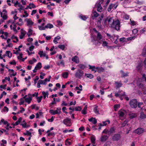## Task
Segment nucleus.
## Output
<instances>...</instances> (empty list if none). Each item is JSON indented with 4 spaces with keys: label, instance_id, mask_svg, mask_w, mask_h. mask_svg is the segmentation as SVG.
<instances>
[{
    "label": "nucleus",
    "instance_id": "20",
    "mask_svg": "<svg viewBox=\"0 0 146 146\" xmlns=\"http://www.w3.org/2000/svg\"><path fill=\"white\" fill-rule=\"evenodd\" d=\"M141 55L143 57L146 56V46L144 47L143 48L141 53Z\"/></svg>",
    "mask_w": 146,
    "mask_h": 146
},
{
    "label": "nucleus",
    "instance_id": "49",
    "mask_svg": "<svg viewBox=\"0 0 146 146\" xmlns=\"http://www.w3.org/2000/svg\"><path fill=\"white\" fill-rule=\"evenodd\" d=\"M82 110V108L80 106H78L75 108V110L76 111H80Z\"/></svg>",
    "mask_w": 146,
    "mask_h": 146
},
{
    "label": "nucleus",
    "instance_id": "32",
    "mask_svg": "<svg viewBox=\"0 0 146 146\" xmlns=\"http://www.w3.org/2000/svg\"><path fill=\"white\" fill-rule=\"evenodd\" d=\"M96 138L94 136H92L91 137V142L94 144L95 143Z\"/></svg>",
    "mask_w": 146,
    "mask_h": 146
},
{
    "label": "nucleus",
    "instance_id": "4",
    "mask_svg": "<svg viewBox=\"0 0 146 146\" xmlns=\"http://www.w3.org/2000/svg\"><path fill=\"white\" fill-rule=\"evenodd\" d=\"M137 100L135 99L130 100L129 104L131 108H135L137 107Z\"/></svg>",
    "mask_w": 146,
    "mask_h": 146
},
{
    "label": "nucleus",
    "instance_id": "18",
    "mask_svg": "<svg viewBox=\"0 0 146 146\" xmlns=\"http://www.w3.org/2000/svg\"><path fill=\"white\" fill-rule=\"evenodd\" d=\"M89 121L90 122H92V123L94 124H96L97 122V120L95 118L92 117L91 118L89 119Z\"/></svg>",
    "mask_w": 146,
    "mask_h": 146
},
{
    "label": "nucleus",
    "instance_id": "54",
    "mask_svg": "<svg viewBox=\"0 0 146 146\" xmlns=\"http://www.w3.org/2000/svg\"><path fill=\"white\" fill-rule=\"evenodd\" d=\"M135 38V36H132V37H130L129 38H126V41H127L131 40H132L133 39H134Z\"/></svg>",
    "mask_w": 146,
    "mask_h": 146
},
{
    "label": "nucleus",
    "instance_id": "64",
    "mask_svg": "<svg viewBox=\"0 0 146 146\" xmlns=\"http://www.w3.org/2000/svg\"><path fill=\"white\" fill-rule=\"evenodd\" d=\"M39 29L40 30H44L45 29L46 27H45V26L44 27H43L42 26H39L38 27Z\"/></svg>",
    "mask_w": 146,
    "mask_h": 146
},
{
    "label": "nucleus",
    "instance_id": "51",
    "mask_svg": "<svg viewBox=\"0 0 146 146\" xmlns=\"http://www.w3.org/2000/svg\"><path fill=\"white\" fill-rule=\"evenodd\" d=\"M38 82L39 83L41 84H44L46 85V83L44 82V81L43 80H39Z\"/></svg>",
    "mask_w": 146,
    "mask_h": 146
},
{
    "label": "nucleus",
    "instance_id": "5",
    "mask_svg": "<svg viewBox=\"0 0 146 146\" xmlns=\"http://www.w3.org/2000/svg\"><path fill=\"white\" fill-rule=\"evenodd\" d=\"M84 74V72L80 69H78L75 74V76L78 78L80 79L82 77Z\"/></svg>",
    "mask_w": 146,
    "mask_h": 146
},
{
    "label": "nucleus",
    "instance_id": "38",
    "mask_svg": "<svg viewBox=\"0 0 146 146\" xmlns=\"http://www.w3.org/2000/svg\"><path fill=\"white\" fill-rule=\"evenodd\" d=\"M119 118L123 117L124 115V113L122 111H119Z\"/></svg>",
    "mask_w": 146,
    "mask_h": 146
},
{
    "label": "nucleus",
    "instance_id": "48",
    "mask_svg": "<svg viewBox=\"0 0 146 146\" xmlns=\"http://www.w3.org/2000/svg\"><path fill=\"white\" fill-rule=\"evenodd\" d=\"M143 104V103L142 102H139L138 104H137V106H138V107L141 108V110L142 111L143 110V108H141V106Z\"/></svg>",
    "mask_w": 146,
    "mask_h": 146
},
{
    "label": "nucleus",
    "instance_id": "29",
    "mask_svg": "<svg viewBox=\"0 0 146 146\" xmlns=\"http://www.w3.org/2000/svg\"><path fill=\"white\" fill-rule=\"evenodd\" d=\"M68 73L67 72H64L62 74V77L65 78H68Z\"/></svg>",
    "mask_w": 146,
    "mask_h": 146
},
{
    "label": "nucleus",
    "instance_id": "28",
    "mask_svg": "<svg viewBox=\"0 0 146 146\" xmlns=\"http://www.w3.org/2000/svg\"><path fill=\"white\" fill-rule=\"evenodd\" d=\"M87 108V105H86L84 107V108L82 110V113L84 114H86L87 112H86V110Z\"/></svg>",
    "mask_w": 146,
    "mask_h": 146
},
{
    "label": "nucleus",
    "instance_id": "42",
    "mask_svg": "<svg viewBox=\"0 0 146 146\" xmlns=\"http://www.w3.org/2000/svg\"><path fill=\"white\" fill-rule=\"evenodd\" d=\"M102 10V7L100 5H98V6L97 11H98L101 12Z\"/></svg>",
    "mask_w": 146,
    "mask_h": 146
},
{
    "label": "nucleus",
    "instance_id": "34",
    "mask_svg": "<svg viewBox=\"0 0 146 146\" xmlns=\"http://www.w3.org/2000/svg\"><path fill=\"white\" fill-rule=\"evenodd\" d=\"M33 31L32 29H29L28 33L27 34V35L28 37L32 35Z\"/></svg>",
    "mask_w": 146,
    "mask_h": 146
},
{
    "label": "nucleus",
    "instance_id": "63",
    "mask_svg": "<svg viewBox=\"0 0 146 146\" xmlns=\"http://www.w3.org/2000/svg\"><path fill=\"white\" fill-rule=\"evenodd\" d=\"M80 18H81L83 20H86L87 18L84 16H80Z\"/></svg>",
    "mask_w": 146,
    "mask_h": 146
},
{
    "label": "nucleus",
    "instance_id": "26",
    "mask_svg": "<svg viewBox=\"0 0 146 146\" xmlns=\"http://www.w3.org/2000/svg\"><path fill=\"white\" fill-rule=\"evenodd\" d=\"M77 66H78L80 69H81L82 70H84L86 67V66L85 65L81 64H78L77 65Z\"/></svg>",
    "mask_w": 146,
    "mask_h": 146
},
{
    "label": "nucleus",
    "instance_id": "44",
    "mask_svg": "<svg viewBox=\"0 0 146 146\" xmlns=\"http://www.w3.org/2000/svg\"><path fill=\"white\" fill-rule=\"evenodd\" d=\"M58 47L62 50H63L65 48V46L64 45H60L58 46Z\"/></svg>",
    "mask_w": 146,
    "mask_h": 146
},
{
    "label": "nucleus",
    "instance_id": "61",
    "mask_svg": "<svg viewBox=\"0 0 146 146\" xmlns=\"http://www.w3.org/2000/svg\"><path fill=\"white\" fill-rule=\"evenodd\" d=\"M11 38L12 39H16L17 42L19 40L17 37V36H14L13 35Z\"/></svg>",
    "mask_w": 146,
    "mask_h": 146
},
{
    "label": "nucleus",
    "instance_id": "10",
    "mask_svg": "<svg viewBox=\"0 0 146 146\" xmlns=\"http://www.w3.org/2000/svg\"><path fill=\"white\" fill-rule=\"evenodd\" d=\"M29 97L25 98V101L28 104H29L32 100L31 95L30 94H28Z\"/></svg>",
    "mask_w": 146,
    "mask_h": 146
},
{
    "label": "nucleus",
    "instance_id": "3",
    "mask_svg": "<svg viewBox=\"0 0 146 146\" xmlns=\"http://www.w3.org/2000/svg\"><path fill=\"white\" fill-rule=\"evenodd\" d=\"M120 27V22L117 19L116 21H114L111 27L117 31H118Z\"/></svg>",
    "mask_w": 146,
    "mask_h": 146
},
{
    "label": "nucleus",
    "instance_id": "22",
    "mask_svg": "<svg viewBox=\"0 0 146 146\" xmlns=\"http://www.w3.org/2000/svg\"><path fill=\"white\" fill-rule=\"evenodd\" d=\"M60 39V37L59 36H58L57 37H56L54 38L53 40V42L55 44H57L58 42H57V40Z\"/></svg>",
    "mask_w": 146,
    "mask_h": 146
},
{
    "label": "nucleus",
    "instance_id": "25",
    "mask_svg": "<svg viewBox=\"0 0 146 146\" xmlns=\"http://www.w3.org/2000/svg\"><path fill=\"white\" fill-rule=\"evenodd\" d=\"M140 118L143 119L146 118V115L144 114L143 112H141L140 116Z\"/></svg>",
    "mask_w": 146,
    "mask_h": 146
},
{
    "label": "nucleus",
    "instance_id": "2",
    "mask_svg": "<svg viewBox=\"0 0 146 146\" xmlns=\"http://www.w3.org/2000/svg\"><path fill=\"white\" fill-rule=\"evenodd\" d=\"M114 21L113 17H107L104 20V24L105 25H108V26L111 27Z\"/></svg>",
    "mask_w": 146,
    "mask_h": 146
},
{
    "label": "nucleus",
    "instance_id": "1",
    "mask_svg": "<svg viewBox=\"0 0 146 146\" xmlns=\"http://www.w3.org/2000/svg\"><path fill=\"white\" fill-rule=\"evenodd\" d=\"M91 38V42L96 46L100 45L102 43V41L100 40L102 36L100 32L97 33L96 39L93 36Z\"/></svg>",
    "mask_w": 146,
    "mask_h": 146
},
{
    "label": "nucleus",
    "instance_id": "30",
    "mask_svg": "<svg viewBox=\"0 0 146 146\" xmlns=\"http://www.w3.org/2000/svg\"><path fill=\"white\" fill-rule=\"evenodd\" d=\"M49 112L51 113L53 115H55V114H59L58 113V112L56 111H54L53 110H50L49 111Z\"/></svg>",
    "mask_w": 146,
    "mask_h": 146
},
{
    "label": "nucleus",
    "instance_id": "15",
    "mask_svg": "<svg viewBox=\"0 0 146 146\" xmlns=\"http://www.w3.org/2000/svg\"><path fill=\"white\" fill-rule=\"evenodd\" d=\"M96 70H97L96 72L98 73H101L104 72V69L102 67H97L96 68Z\"/></svg>",
    "mask_w": 146,
    "mask_h": 146
},
{
    "label": "nucleus",
    "instance_id": "23",
    "mask_svg": "<svg viewBox=\"0 0 146 146\" xmlns=\"http://www.w3.org/2000/svg\"><path fill=\"white\" fill-rule=\"evenodd\" d=\"M104 15L103 14H101V15L100 17H99L97 21V23H101L102 21V19Z\"/></svg>",
    "mask_w": 146,
    "mask_h": 146
},
{
    "label": "nucleus",
    "instance_id": "41",
    "mask_svg": "<svg viewBox=\"0 0 146 146\" xmlns=\"http://www.w3.org/2000/svg\"><path fill=\"white\" fill-rule=\"evenodd\" d=\"M98 106H96L94 108V110L95 113L97 114H99V110H98Z\"/></svg>",
    "mask_w": 146,
    "mask_h": 146
},
{
    "label": "nucleus",
    "instance_id": "50",
    "mask_svg": "<svg viewBox=\"0 0 146 146\" xmlns=\"http://www.w3.org/2000/svg\"><path fill=\"white\" fill-rule=\"evenodd\" d=\"M127 123V121H125L122 124H121V127H123L125 126L126 124Z\"/></svg>",
    "mask_w": 146,
    "mask_h": 146
},
{
    "label": "nucleus",
    "instance_id": "13",
    "mask_svg": "<svg viewBox=\"0 0 146 146\" xmlns=\"http://www.w3.org/2000/svg\"><path fill=\"white\" fill-rule=\"evenodd\" d=\"M120 73L121 74V77H124L128 76L129 73L127 72L126 73H125L122 70L120 71Z\"/></svg>",
    "mask_w": 146,
    "mask_h": 146
},
{
    "label": "nucleus",
    "instance_id": "62",
    "mask_svg": "<svg viewBox=\"0 0 146 146\" xmlns=\"http://www.w3.org/2000/svg\"><path fill=\"white\" fill-rule=\"evenodd\" d=\"M24 102V100H23V98H21V102L19 103V105H21L23 104Z\"/></svg>",
    "mask_w": 146,
    "mask_h": 146
},
{
    "label": "nucleus",
    "instance_id": "35",
    "mask_svg": "<svg viewBox=\"0 0 146 146\" xmlns=\"http://www.w3.org/2000/svg\"><path fill=\"white\" fill-rule=\"evenodd\" d=\"M21 125H22L23 127L24 128H27L30 127V125H27V123L25 122L24 124L22 123L21 124Z\"/></svg>",
    "mask_w": 146,
    "mask_h": 146
},
{
    "label": "nucleus",
    "instance_id": "6",
    "mask_svg": "<svg viewBox=\"0 0 146 146\" xmlns=\"http://www.w3.org/2000/svg\"><path fill=\"white\" fill-rule=\"evenodd\" d=\"M145 131V130L143 128L139 127L137 128L134 131V133L139 135L142 134Z\"/></svg>",
    "mask_w": 146,
    "mask_h": 146
},
{
    "label": "nucleus",
    "instance_id": "52",
    "mask_svg": "<svg viewBox=\"0 0 146 146\" xmlns=\"http://www.w3.org/2000/svg\"><path fill=\"white\" fill-rule=\"evenodd\" d=\"M87 77L90 79L93 78L94 77L93 75L91 74H88L87 75Z\"/></svg>",
    "mask_w": 146,
    "mask_h": 146
},
{
    "label": "nucleus",
    "instance_id": "56",
    "mask_svg": "<svg viewBox=\"0 0 146 146\" xmlns=\"http://www.w3.org/2000/svg\"><path fill=\"white\" fill-rule=\"evenodd\" d=\"M108 123V124H109L110 123V121L109 120L105 121H104L103 122V125L102 126L104 125H106L107 124V123Z\"/></svg>",
    "mask_w": 146,
    "mask_h": 146
},
{
    "label": "nucleus",
    "instance_id": "24",
    "mask_svg": "<svg viewBox=\"0 0 146 146\" xmlns=\"http://www.w3.org/2000/svg\"><path fill=\"white\" fill-rule=\"evenodd\" d=\"M115 84L116 89L119 88L120 87H121L122 85V84L117 82H115Z\"/></svg>",
    "mask_w": 146,
    "mask_h": 146
},
{
    "label": "nucleus",
    "instance_id": "11",
    "mask_svg": "<svg viewBox=\"0 0 146 146\" xmlns=\"http://www.w3.org/2000/svg\"><path fill=\"white\" fill-rule=\"evenodd\" d=\"M108 138V137L107 135H102L100 138V141L102 142H104Z\"/></svg>",
    "mask_w": 146,
    "mask_h": 146
},
{
    "label": "nucleus",
    "instance_id": "39",
    "mask_svg": "<svg viewBox=\"0 0 146 146\" xmlns=\"http://www.w3.org/2000/svg\"><path fill=\"white\" fill-rule=\"evenodd\" d=\"M22 120V118L21 117H19V118L18 120L15 122V125H18L19 123Z\"/></svg>",
    "mask_w": 146,
    "mask_h": 146
},
{
    "label": "nucleus",
    "instance_id": "17",
    "mask_svg": "<svg viewBox=\"0 0 146 146\" xmlns=\"http://www.w3.org/2000/svg\"><path fill=\"white\" fill-rule=\"evenodd\" d=\"M115 129L113 127H111L108 131V133L109 135H110L111 133H115Z\"/></svg>",
    "mask_w": 146,
    "mask_h": 146
},
{
    "label": "nucleus",
    "instance_id": "9",
    "mask_svg": "<svg viewBox=\"0 0 146 146\" xmlns=\"http://www.w3.org/2000/svg\"><path fill=\"white\" fill-rule=\"evenodd\" d=\"M121 137L119 134H115L113 137V139L114 141H117L120 139Z\"/></svg>",
    "mask_w": 146,
    "mask_h": 146
},
{
    "label": "nucleus",
    "instance_id": "21",
    "mask_svg": "<svg viewBox=\"0 0 146 146\" xmlns=\"http://www.w3.org/2000/svg\"><path fill=\"white\" fill-rule=\"evenodd\" d=\"M38 54L40 55V57H45L46 56V54L45 53H44L42 51L40 50L38 53Z\"/></svg>",
    "mask_w": 146,
    "mask_h": 146
},
{
    "label": "nucleus",
    "instance_id": "7",
    "mask_svg": "<svg viewBox=\"0 0 146 146\" xmlns=\"http://www.w3.org/2000/svg\"><path fill=\"white\" fill-rule=\"evenodd\" d=\"M63 123L66 125L67 126H70V124L71 123V119L69 118H67L63 120Z\"/></svg>",
    "mask_w": 146,
    "mask_h": 146
},
{
    "label": "nucleus",
    "instance_id": "47",
    "mask_svg": "<svg viewBox=\"0 0 146 146\" xmlns=\"http://www.w3.org/2000/svg\"><path fill=\"white\" fill-rule=\"evenodd\" d=\"M24 134L25 135H29V136H32L31 133V132H30L29 131H27L26 133H24Z\"/></svg>",
    "mask_w": 146,
    "mask_h": 146
},
{
    "label": "nucleus",
    "instance_id": "55",
    "mask_svg": "<svg viewBox=\"0 0 146 146\" xmlns=\"http://www.w3.org/2000/svg\"><path fill=\"white\" fill-rule=\"evenodd\" d=\"M120 93L121 92L119 91L117 93L116 92L115 93V96L116 97H120Z\"/></svg>",
    "mask_w": 146,
    "mask_h": 146
},
{
    "label": "nucleus",
    "instance_id": "40",
    "mask_svg": "<svg viewBox=\"0 0 146 146\" xmlns=\"http://www.w3.org/2000/svg\"><path fill=\"white\" fill-rule=\"evenodd\" d=\"M6 53L7 54V56L9 58H10L11 57L12 54L11 53H10V51H7Z\"/></svg>",
    "mask_w": 146,
    "mask_h": 146
},
{
    "label": "nucleus",
    "instance_id": "45",
    "mask_svg": "<svg viewBox=\"0 0 146 146\" xmlns=\"http://www.w3.org/2000/svg\"><path fill=\"white\" fill-rule=\"evenodd\" d=\"M57 64L58 66H60V64H62L63 66H64V63L63 60H61L60 63L58 62L57 63Z\"/></svg>",
    "mask_w": 146,
    "mask_h": 146
},
{
    "label": "nucleus",
    "instance_id": "33",
    "mask_svg": "<svg viewBox=\"0 0 146 146\" xmlns=\"http://www.w3.org/2000/svg\"><path fill=\"white\" fill-rule=\"evenodd\" d=\"M115 5H113L112 4H110L108 9V11H110L111 9L113 8V6Z\"/></svg>",
    "mask_w": 146,
    "mask_h": 146
},
{
    "label": "nucleus",
    "instance_id": "16",
    "mask_svg": "<svg viewBox=\"0 0 146 146\" xmlns=\"http://www.w3.org/2000/svg\"><path fill=\"white\" fill-rule=\"evenodd\" d=\"M26 20L27 21V25L28 26H29L30 25H32L33 24V21H32L30 19H26Z\"/></svg>",
    "mask_w": 146,
    "mask_h": 146
},
{
    "label": "nucleus",
    "instance_id": "12",
    "mask_svg": "<svg viewBox=\"0 0 146 146\" xmlns=\"http://www.w3.org/2000/svg\"><path fill=\"white\" fill-rule=\"evenodd\" d=\"M72 61L77 64H78L79 62V60L78 57L77 56H75L72 58Z\"/></svg>",
    "mask_w": 146,
    "mask_h": 146
},
{
    "label": "nucleus",
    "instance_id": "46",
    "mask_svg": "<svg viewBox=\"0 0 146 146\" xmlns=\"http://www.w3.org/2000/svg\"><path fill=\"white\" fill-rule=\"evenodd\" d=\"M119 41L121 42H127L126 38L124 37L120 38L119 39Z\"/></svg>",
    "mask_w": 146,
    "mask_h": 146
},
{
    "label": "nucleus",
    "instance_id": "36",
    "mask_svg": "<svg viewBox=\"0 0 146 146\" xmlns=\"http://www.w3.org/2000/svg\"><path fill=\"white\" fill-rule=\"evenodd\" d=\"M89 66L90 69H92V71H94L95 72H96L97 70H96V68L95 67V66H91L90 65H89Z\"/></svg>",
    "mask_w": 146,
    "mask_h": 146
},
{
    "label": "nucleus",
    "instance_id": "53",
    "mask_svg": "<svg viewBox=\"0 0 146 146\" xmlns=\"http://www.w3.org/2000/svg\"><path fill=\"white\" fill-rule=\"evenodd\" d=\"M68 139H66L65 141L66 145H70L71 144V142L68 141Z\"/></svg>",
    "mask_w": 146,
    "mask_h": 146
},
{
    "label": "nucleus",
    "instance_id": "37",
    "mask_svg": "<svg viewBox=\"0 0 146 146\" xmlns=\"http://www.w3.org/2000/svg\"><path fill=\"white\" fill-rule=\"evenodd\" d=\"M53 27V26L52 25L50 24H48L47 25L45 26V27L46 28H49L51 29Z\"/></svg>",
    "mask_w": 146,
    "mask_h": 146
},
{
    "label": "nucleus",
    "instance_id": "58",
    "mask_svg": "<svg viewBox=\"0 0 146 146\" xmlns=\"http://www.w3.org/2000/svg\"><path fill=\"white\" fill-rule=\"evenodd\" d=\"M102 46H107L108 44V43L106 41L102 42Z\"/></svg>",
    "mask_w": 146,
    "mask_h": 146
},
{
    "label": "nucleus",
    "instance_id": "31",
    "mask_svg": "<svg viewBox=\"0 0 146 146\" xmlns=\"http://www.w3.org/2000/svg\"><path fill=\"white\" fill-rule=\"evenodd\" d=\"M137 86L139 88H141V90L144 89V88L145 87L144 85L141 83H140L139 84H137Z\"/></svg>",
    "mask_w": 146,
    "mask_h": 146
},
{
    "label": "nucleus",
    "instance_id": "8",
    "mask_svg": "<svg viewBox=\"0 0 146 146\" xmlns=\"http://www.w3.org/2000/svg\"><path fill=\"white\" fill-rule=\"evenodd\" d=\"M99 14L97 13L96 11H93L92 12V14L91 15V18L93 19H94L96 17H97Z\"/></svg>",
    "mask_w": 146,
    "mask_h": 146
},
{
    "label": "nucleus",
    "instance_id": "19",
    "mask_svg": "<svg viewBox=\"0 0 146 146\" xmlns=\"http://www.w3.org/2000/svg\"><path fill=\"white\" fill-rule=\"evenodd\" d=\"M42 67L41 64L40 62H38L36 66L35 67V69L36 70L40 69Z\"/></svg>",
    "mask_w": 146,
    "mask_h": 146
},
{
    "label": "nucleus",
    "instance_id": "60",
    "mask_svg": "<svg viewBox=\"0 0 146 146\" xmlns=\"http://www.w3.org/2000/svg\"><path fill=\"white\" fill-rule=\"evenodd\" d=\"M2 17L4 20H6L7 18V14H5V13H4Z\"/></svg>",
    "mask_w": 146,
    "mask_h": 146
},
{
    "label": "nucleus",
    "instance_id": "59",
    "mask_svg": "<svg viewBox=\"0 0 146 146\" xmlns=\"http://www.w3.org/2000/svg\"><path fill=\"white\" fill-rule=\"evenodd\" d=\"M18 7H19V8L18 9V10L21 11L23 9V7L21 5H19Z\"/></svg>",
    "mask_w": 146,
    "mask_h": 146
},
{
    "label": "nucleus",
    "instance_id": "14",
    "mask_svg": "<svg viewBox=\"0 0 146 146\" xmlns=\"http://www.w3.org/2000/svg\"><path fill=\"white\" fill-rule=\"evenodd\" d=\"M129 117L131 119H132L136 117L137 116V115L136 113H131L129 114Z\"/></svg>",
    "mask_w": 146,
    "mask_h": 146
},
{
    "label": "nucleus",
    "instance_id": "27",
    "mask_svg": "<svg viewBox=\"0 0 146 146\" xmlns=\"http://www.w3.org/2000/svg\"><path fill=\"white\" fill-rule=\"evenodd\" d=\"M42 94L43 95V98L44 99L46 98V96L48 98V91H46V92L44 91L42 92Z\"/></svg>",
    "mask_w": 146,
    "mask_h": 146
},
{
    "label": "nucleus",
    "instance_id": "57",
    "mask_svg": "<svg viewBox=\"0 0 146 146\" xmlns=\"http://www.w3.org/2000/svg\"><path fill=\"white\" fill-rule=\"evenodd\" d=\"M142 79L143 81H145L146 82V76L145 74H143L142 75Z\"/></svg>",
    "mask_w": 146,
    "mask_h": 146
},
{
    "label": "nucleus",
    "instance_id": "43",
    "mask_svg": "<svg viewBox=\"0 0 146 146\" xmlns=\"http://www.w3.org/2000/svg\"><path fill=\"white\" fill-rule=\"evenodd\" d=\"M25 35V33L24 32H21V34L19 36L20 38L21 39L23 38V37Z\"/></svg>",
    "mask_w": 146,
    "mask_h": 146
}]
</instances>
